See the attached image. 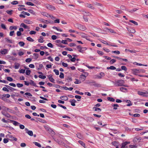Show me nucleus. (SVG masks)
Wrapping results in <instances>:
<instances>
[{
	"instance_id": "1",
	"label": "nucleus",
	"mask_w": 148,
	"mask_h": 148,
	"mask_svg": "<svg viewBox=\"0 0 148 148\" xmlns=\"http://www.w3.org/2000/svg\"><path fill=\"white\" fill-rule=\"evenodd\" d=\"M125 82L124 80L122 79L119 80L117 81L114 82V84L116 86H123L125 87H128L127 85H124Z\"/></svg>"
},
{
	"instance_id": "2",
	"label": "nucleus",
	"mask_w": 148,
	"mask_h": 148,
	"mask_svg": "<svg viewBox=\"0 0 148 148\" xmlns=\"http://www.w3.org/2000/svg\"><path fill=\"white\" fill-rule=\"evenodd\" d=\"M76 26L77 28L81 30L84 31L86 29V28L85 26L80 24H77Z\"/></svg>"
},
{
	"instance_id": "3",
	"label": "nucleus",
	"mask_w": 148,
	"mask_h": 148,
	"mask_svg": "<svg viewBox=\"0 0 148 148\" xmlns=\"http://www.w3.org/2000/svg\"><path fill=\"white\" fill-rule=\"evenodd\" d=\"M77 48L78 49L79 52L82 53H83L84 51L87 49V48L86 47H81L80 45L77 46Z\"/></svg>"
},
{
	"instance_id": "4",
	"label": "nucleus",
	"mask_w": 148,
	"mask_h": 148,
	"mask_svg": "<svg viewBox=\"0 0 148 148\" xmlns=\"http://www.w3.org/2000/svg\"><path fill=\"white\" fill-rule=\"evenodd\" d=\"M138 94L140 96L143 97H147V94H148V92H143L140 91H138L137 92Z\"/></svg>"
},
{
	"instance_id": "5",
	"label": "nucleus",
	"mask_w": 148,
	"mask_h": 148,
	"mask_svg": "<svg viewBox=\"0 0 148 148\" xmlns=\"http://www.w3.org/2000/svg\"><path fill=\"white\" fill-rule=\"evenodd\" d=\"M132 72L133 74L136 75L137 73H140L142 72V69H132Z\"/></svg>"
},
{
	"instance_id": "6",
	"label": "nucleus",
	"mask_w": 148,
	"mask_h": 148,
	"mask_svg": "<svg viewBox=\"0 0 148 148\" xmlns=\"http://www.w3.org/2000/svg\"><path fill=\"white\" fill-rule=\"evenodd\" d=\"M46 7L47 8L51 10H53L56 9V8L54 6L49 5V4L47 5H46Z\"/></svg>"
},
{
	"instance_id": "7",
	"label": "nucleus",
	"mask_w": 148,
	"mask_h": 148,
	"mask_svg": "<svg viewBox=\"0 0 148 148\" xmlns=\"http://www.w3.org/2000/svg\"><path fill=\"white\" fill-rule=\"evenodd\" d=\"M49 80L51 82L53 83H55V80L52 77V75L50 74L47 76Z\"/></svg>"
},
{
	"instance_id": "8",
	"label": "nucleus",
	"mask_w": 148,
	"mask_h": 148,
	"mask_svg": "<svg viewBox=\"0 0 148 148\" xmlns=\"http://www.w3.org/2000/svg\"><path fill=\"white\" fill-rule=\"evenodd\" d=\"M141 140L140 137H135L133 139V141L134 143L139 142Z\"/></svg>"
},
{
	"instance_id": "9",
	"label": "nucleus",
	"mask_w": 148,
	"mask_h": 148,
	"mask_svg": "<svg viewBox=\"0 0 148 148\" xmlns=\"http://www.w3.org/2000/svg\"><path fill=\"white\" fill-rule=\"evenodd\" d=\"M104 76V73L103 72H101L100 73L99 75H96V77L98 79H101Z\"/></svg>"
},
{
	"instance_id": "10",
	"label": "nucleus",
	"mask_w": 148,
	"mask_h": 148,
	"mask_svg": "<svg viewBox=\"0 0 148 148\" xmlns=\"http://www.w3.org/2000/svg\"><path fill=\"white\" fill-rule=\"evenodd\" d=\"M127 29L128 30V31L131 33H134L136 32L135 30L133 28H130L129 29L128 27H127Z\"/></svg>"
},
{
	"instance_id": "11",
	"label": "nucleus",
	"mask_w": 148,
	"mask_h": 148,
	"mask_svg": "<svg viewBox=\"0 0 148 148\" xmlns=\"http://www.w3.org/2000/svg\"><path fill=\"white\" fill-rule=\"evenodd\" d=\"M8 50L6 49H4L2 50H1L0 52L2 54H5L7 53Z\"/></svg>"
},
{
	"instance_id": "12",
	"label": "nucleus",
	"mask_w": 148,
	"mask_h": 148,
	"mask_svg": "<svg viewBox=\"0 0 148 148\" xmlns=\"http://www.w3.org/2000/svg\"><path fill=\"white\" fill-rule=\"evenodd\" d=\"M77 137L80 139L83 140L84 139L83 136L80 133H78L77 134Z\"/></svg>"
},
{
	"instance_id": "13",
	"label": "nucleus",
	"mask_w": 148,
	"mask_h": 148,
	"mask_svg": "<svg viewBox=\"0 0 148 148\" xmlns=\"http://www.w3.org/2000/svg\"><path fill=\"white\" fill-rule=\"evenodd\" d=\"M130 142H125L123 143L122 144V146L121 148H125V147L127 144H130Z\"/></svg>"
},
{
	"instance_id": "14",
	"label": "nucleus",
	"mask_w": 148,
	"mask_h": 148,
	"mask_svg": "<svg viewBox=\"0 0 148 148\" xmlns=\"http://www.w3.org/2000/svg\"><path fill=\"white\" fill-rule=\"evenodd\" d=\"M24 22L27 24H32L33 23L32 21L26 19L24 20Z\"/></svg>"
},
{
	"instance_id": "15",
	"label": "nucleus",
	"mask_w": 148,
	"mask_h": 148,
	"mask_svg": "<svg viewBox=\"0 0 148 148\" xmlns=\"http://www.w3.org/2000/svg\"><path fill=\"white\" fill-rule=\"evenodd\" d=\"M70 102L71 103V104L73 106H75V103L76 102V101L75 99L71 100L70 101Z\"/></svg>"
},
{
	"instance_id": "16",
	"label": "nucleus",
	"mask_w": 148,
	"mask_h": 148,
	"mask_svg": "<svg viewBox=\"0 0 148 148\" xmlns=\"http://www.w3.org/2000/svg\"><path fill=\"white\" fill-rule=\"evenodd\" d=\"M83 14L84 15V16H90L91 15V14L90 13L85 11H83Z\"/></svg>"
},
{
	"instance_id": "17",
	"label": "nucleus",
	"mask_w": 148,
	"mask_h": 148,
	"mask_svg": "<svg viewBox=\"0 0 148 148\" xmlns=\"http://www.w3.org/2000/svg\"><path fill=\"white\" fill-rule=\"evenodd\" d=\"M21 26L25 29H29V28L28 26L25 25L24 23H22L21 25Z\"/></svg>"
},
{
	"instance_id": "18",
	"label": "nucleus",
	"mask_w": 148,
	"mask_h": 148,
	"mask_svg": "<svg viewBox=\"0 0 148 148\" xmlns=\"http://www.w3.org/2000/svg\"><path fill=\"white\" fill-rule=\"evenodd\" d=\"M86 76L83 75H81L80 76V78L81 79H82L83 81H84L86 79Z\"/></svg>"
},
{
	"instance_id": "19",
	"label": "nucleus",
	"mask_w": 148,
	"mask_h": 148,
	"mask_svg": "<svg viewBox=\"0 0 148 148\" xmlns=\"http://www.w3.org/2000/svg\"><path fill=\"white\" fill-rule=\"evenodd\" d=\"M5 39L6 42H7L11 43H12V40H11L8 37L5 38Z\"/></svg>"
},
{
	"instance_id": "20",
	"label": "nucleus",
	"mask_w": 148,
	"mask_h": 148,
	"mask_svg": "<svg viewBox=\"0 0 148 148\" xmlns=\"http://www.w3.org/2000/svg\"><path fill=\"white\" fill-rule=\"evenodd\" d=\"M112 106L114 107L113 109L114 110H116L117 109V107H119V106L117 104H113L112 105Z\"/></svg>"
},
{
	"instance_id": "21",
	"label": "nucleus",
	"mask_w": 148,
	"mask_h": 148,
	"mask_svg": "<svg viewBox=\"0 0 148 148\" xmlns=\"http://www.w3.org/2000/svg\"><path fill=\"white\" fill-rule=\"evenodd\" d=\"M125 101L127 103V106H130L132 105V103L131 101L129 100H127Z\"/></svg>"
},
{
	"instance_id": "22",
	"label": "nucleus",
	"mask_w": 148,
	"mask_h": 148,
	"mask_svg": "<svg viewBox=\"0 0 148 148\" xmlns=\"http://www.w3.org/2000/svg\"><path fill=\"white\" fill-rule=\"evenodd\" d=\"M120 90L121 91L123 92H125V91H127V89L124 87H121L120 88Z\"/></svg>"
},
{
	"instance_id": "23",
	"label": "nucleus",
	"mask_w": 148,
	"mask_h": 148,
	"mask_svg": "<svg viewBox=\"0 0 148 148\" xmlns=\"http://www.w3.org/2000/svg\"><path fill=\"white\" fill-rule=\"evenodd\" d=\"M106 29L108 30L110 32L112 33H114L116 34V33L115 32L113 29H108L107 28Z\"/></svg>"
},
{
	"instance_id": "24",
	"label": "nucleus",
	"mask_w": 148,
	"mask_h": 148,
	"mask_svg": "<svg viewBox=\"0 0 148 148\" xmlns=\"http://www.w3.org/2000/svg\"><path fill=\"white\" fill-rule=\"evenodd\" d=\"M87 120L88 121L92 122L94 120V119L91 117H88L87 118Z\"/></svg>"
},
{
	"instance_id": "25",
	"label": "nucleus",
	"mask_w": 148,
	"mask_h": 148,
	"mask_svg": "<svg viewBox=\"0 0 148 148\" xmlns=\"http://www.w3.org/2000/svg\"><path fill=\"white\" fill-rule=\"evenodd\" d=\"M86 6L87 7L89 8H91L92 9H94V8L91 4L87 3L86 4Z\"/></svg>"
},
{
	"instance_id": "26",
	"label": "nucleus",
	"mask_w": 148,
	"mask_h": 148,
	"mask_svg": "<svg viewBox=\"0 0 148 148\" xmlns=\"http://www.w3.org/2000/svg\"><path fill=\"white\" fill-rule=\"evenodd\" d=\"M60 99L62 100H64L65 101L67 100L68 99V98L66 96H63L60 97Z\"/></svg>"
},
{
	"instance_id": "27",
	"label": "nucleus",
	"mask_w": 148,
	"mask_h": 148,
	"mask_svg": "<svg viewBox=\"0 0 148 148\" xmlns=\"http://www.w3.org/2000/svg\"><path fill=\"white\" fill-rule=\"evenodd\" d=\"M78 142L81 145L84 147V148L85 147V144L83 142H82L81 140H79L78 141Z\"/></svg>"
},
{
	"instance_id": "28",
	"label": "nucleus",
	"mask_w": 148,
	"mask_h": 148,
	"mask_svg": "<svg viewBox=\"0 0 148 148\" xmlns=\"http://www.w3.org/2000/svg\"><path fill=\"white\" fill-rule=\"evenodd\" d=\"M93 109L95 111H101V110L99 108H97L96 107H93Z\"/></svg>"
},
{
	"instance_id": "29",
	"label": "nucleus",
	"mask_w": 148,
	"mask_h": 148,
	"mask_svg": "<svg viewBox=\"0 0 148 148\" xmlns=\"http://www.w3.org/2000/svg\"><path fill=\"white\" fill-rule=\"evenodd\" d=\"M9 29L10 30H12L13 29L16 30L17 29V27L16 26H11L10 27Z\"/></svg>"
},
{
	"instance_id": "30",
	"label": "nucleus",
	"mask_w": 148,
	"mask_h": 148,
	"mask_svg": "<svg viewBox=\"0 0 148 148\" xmlns=\"http://www.w3.org/2000/svg\"><path fill=\"white\" fill-rule=\"evenodd\" d=\"M63 88L65 90H72L73 89V88H72V87H70L69 88H67V87H66V86L63 87Z\"/></svg>"
},
{
	"instance_id": "31",
	"label": "nucleus",
	"mask_w": 148,
	"mask_h": 148,
	"mask_svg": "<svg viewBox=\"0 0 148 148\" xmlns=\"http://www.w3.org/2000/svg\"><path fill=\"white\" fill-rule=\"evenodd\" d=\"M107 99L108 100L112 102H114L115 101V99L111 97H108Z\"/></svg>"
},
{
	"instance_id": "32",
	"label": "nucleus",
	"mask_w": 148,
	"mask_h": 148,
	"mask_svg": "<svg viewBox=\"0 0 148 148\" xmlns=\"http://www.w3.org/2000/svg\"><path fill=\"white\" fill-rule=\"evenodd\" d=\"M125 51H129V52H131V53H136V51L135 50H129V49H125Z\"/></svg>"
},
{
	"instance_id": "33",
	"label": "nucleus",
	"mask_w": 148,
	"mask_h": 148,
	"mask_svg": "<svg viewBox=\"0 0 148 148\" xmlns=\"http://www.w3.org/2000/svg\"><path fill=\"white\" fill-rule=\"evenodd\" d=\"M93 85L96 87H101V85L99 84L95 83Z\"/></svg>"
},
{
	"instance_id": "34",
	"label": "nucleus",
	"mask_w": 148,
	"mask_h": 148,
	"mask_svg": "<svg viewBox=\"0 0 148 148\" xmlns=\"http://www.w3.org/2000/svg\"><path fill=\"white\" fill-rule=\"evenodd\" d=\"M27 133L30 136H32L33 135V133L32 131H28Z\"/></svg>"
},
{
	"instance_id": "35",
	"label": "nucleus",
	"mask_w": 148,
	"mask_h": 148,
	"mask_svg": "<svg viewBox=\"0 0 148 148\" xmlns=\"http://www.w3.org/2000/svg\"><path fill=\"white\" fill-rule=\"evenodd\" d=\"M33 143L36 146H37L39 147H41V145L39 143L36 142H34Z\"/></svg>"
},
{
	"instance_id": "36",
	"label": "nucleus",
	"mask_w": 148,
	"mask_h": 148,
	"mask_svg": "<svg viewBox=\"0 0 148 148\" xmlns=\"http://www.w3.org/2000/svg\"><path fill=\"white\" fill-rule=\"evenodd\" d=\"M129 21L132 23H133L135 25H138V23L133 20H130Z\"/></svg>"
},
{
	"instance_id": "37",
	"label": "nucleus",
	"mask_w": 148,
	"mask_h": 148,
	"mask_svg": "<svg viewBox=\"0 0 148 148\" xmlns=\"http://www.w3.org/2000/svg\"><path fill=\"white\" fill-rule=\"evenodd\" d=\"M31 71L30 70H27L25 72L26 74L27 75H29L30 74Z\"/></svg>"
},
{
	"instance_id": "38",
	"label": "nucleus",
	"mask_w": 148,
	"mask_h": 148,
	"mask_svg": "<svg viewBox=\"0 0 148 148\" xmlns=\"http://www.w3.org/2000/svg\"><path fill=\"white\" fill-rule=\"evenodd\" d=\"M13 124L15 126H18L19 123L17 121H12Z\"/></svg>"
},
{
	"instance_id": "39",
	"label": "nucleus",
	"mask_w": 148,
	"mask_h": 148,
	"mask_svg": "<svg viewBox=\"0 0 148 148\" xmlns=\"http://www.w3.org/2000/svg\"><path fill=\"white\" fill-rule=\"evenodd\" d=\"M107 69H110L111 70H115L116 69V68L114 66H111L110 67H108L107 68Z\"/></svg>"
},
{
	"instance_id": "40",
	"label": "nucleus",
	"mask_w": 148,
	"mask_h": 148,
	"mask_svg": "<svg viewBox=\"0 0 148 148\" xmlns=\"http://www.w3.org/2000/svg\"><path fill=\"white\" fill-rule=\"evenodd\" d=\"M30 84L35 86H36V83H35L32 80H31L30 81Z\"/></svg>"
},
{
	"instance_id": "41",
	"label": "nucleus",
	"mask_w": 148,
	"mask_h": 148,
	"mask_svg": "<svg viewBox=\"0 0 148 148\" xmlns=\"http://www.w3.org/2000/svg\"><path fill=\"white\" fill-rule=\"evenodd\" d=\"M27 40L30 42H33L34 40L30 37H28L27 38Z\"/></svg>"
},
{
	"instance_id": "42",
	"label": "nucleus",
	"mask_w": 148,
	"mask_h": 148,
	"mask_svg": "<svg viewBox=\"0 0 148 148\" xmlns=\"http://www.w3.org/2000/svg\"><path fill=\"white\" fill-rule=\"evenodd\" d=\"M34 58L36 59H37L38 57V54L37 53H34L33 54Z\"/></svg>"
},
{
	"instance_id": "43",
	"label": "nucleus",
	"mask_w": 148,
	"mask_h": 148,
	"mask_svg": "<svg viewBox=\"0 0 148 148\" xmlns=\"http://www.w3.org/2000/svg\"><path fill=\"white\" fill-rule=\"evenodd\" d=\"M125 131L127 132H130L131 131V129L127 127H125Z\"/></svg>"
},
{
	"instance_id": "44",
	"label": "nucleus",
	"mask_w": 148,
	"mask_h": 148,
	"mask_svg": "<svg viewBox=\"0 0 148 148\" xmlns=\"http://www.w3.org/2000/svg\"><path fill=\"white\" fill-rule=\"evenodd\" d=\"M26 4L29 5H31V6H34V4L33 3L30 2H26Z\"/></svg>"
},
{
	"instance_id": "45",
	"label": "nucleus",
	"mask_w": 148,
	"mask_h": 148,
	"mask_svg": "<svg viewBox=\"0 0 148 148\" xmlns=\"http://www.w3.org/2000/svg\"><path fill=\"white\" fill-rule=\"evenodd\" d=\"M75 97L76 99H77V101H80V99L81 98V96H80L76 95V96H75Z\"/></svg>"
},
{
	"instance_id": "46",
	"label": "nucleus",
	"mask_w": 148,
	"mask_h": 148,
	"mask_svg": "<svg viewBox=\"0 0 148 148\" xmlns=\"http://www.w3.org/2000/svg\"><path fill=\"white\" fill-rule=\"evenodd\" d=\"M112 143L113 145H114L116 147L119 145L118 143L117 142H116V141H114V142H113Z\"/></svg>"
},
{
	"instance_id": "47",
	"label": "nucleus",
	"mask_w": 148,
	"mask_h": 148,
	"mask_svg": "<svg viewBox=\"0 0 148 148\" xmlns=\"http://www.w3.org/2000/svg\"><path fill=\"white\" fill-rule=\"evenodd\" d=\"M20 66V64L18 63L16 64L14 66V68L16 69H17Z\"/></svg>"
},
{
	"instance_id": "48",
	"label": "nucleus",
	"mask_w": 148,
	"mask_h": 148,
	"mask_svg": "<svg viewBox=\"0 0 148 148\" xmlns=\"http://www.w3.org/2000/svg\"><path fill=\"white\" fill-rule=\"evenodd\" d=\"M81 36H82V37L86 38L87 37V36H86V35L84 33H82L81 34Z\"/></svg>"
},
{
	"instance_id": "49",
	"label": "nucleus",
	"mask_w": 148,
	"mask_h": 148,
	"mask_svg": "<svg viewBox=\"0 0 148 148\" xmlns=\"http://www.w3.org/2000/svg\"><path fill=\"white\" fill-rule=\"evenodd\" d=\"M38 77L39 78L42 79H45L46 78V76L45 75H40L38 76Z\"/></svg>"
},
{
	"instance_id": "50",
	"label": "nucleus",
	"mask_w": 148,
	"mask_h": 148,
	"mask_svg": "<svg viewBox=\"0 0 148 148\" xmlns=\"http://www.w3.org/2000/svg\"><path fill=\"white\" fill-rule=\"evenodd\" d=\"M18 44L21 46H23L25 45V43L23 42H20Z\"/></svg>"
},
{
	"instance_id": "51",
	"label": "nucleus",
	"mask_w": 148,
	"mask_h": 148,
	"mask_svg": "<svg viewBox=\"0 0 148 148\" xmlns=\"http://www.w3.org/2000/svg\"><path fill=\"white\" fill-rule=\"evenodd\" d=\"M7 80L8 81H10V82H12L13 80L12 78V77H7Z\"/></svg>"
},
{
	"instance_id": "52",
	"label": "nucleus",
	"mask_w": 148,
	"mask_h": 148,
	"mask_svg": "<svg viewBox=\"0 0 148 148\" xmlns=\"http://www.w3.org/2000/svg\"><path fill=\"white\" fill-rule=\"evenodd\" d=\"M25 69H21L19 70V72L21 73H25Z\"/></svg>"
},
{
	"instance_id": "53",
	"label": "nucleus",
	"mask_w": 148,
	"mask_h": 148,
	"mask_svg": "<svg viewBox=\"0 0 148 148\" xmlns=\"http://www.w3.org/2000/svg\"><path fill=\"white\" fill-rule=\"evenodd\" d=\"M53 71L55 72L56 75H59V71L58 70L55 69L53 70Z\"/></svg>"
},
{
	"instance_id": "54",
	"label": "nucleus",
	"mask_w": 148,
	"mask_h": 148,
	"mask_svg": "<svg viewBox=\"0 0 148 148\" xmlns=\"http://www.w3.org/2000/svg\"><path fill=\"white\" fill-rule=\"evenodd\" d=\"M40 37L41 38L39 39L38 40V41L42 43L44 41L43 40V38H42V37L41 36H40Z\"/></svg>"
},
{
	"instance_id": "55",
	"label": "nucleus",
	"mask_w": 148,
	"mask_h": 148,
	"mask_svg": "<svg viewBox=\"0 0 148 148\" xmlns=\"http://www.w3.org/2000/svg\"><path fill=\"white\" fill-rule=\"evenodd\" d=\"M75 81L74 82L75 84H78L81 83V82L78 79H75Z\"/></svg>"
},
{
	"instance_id": "56",
	"label": "nucleus",
	"mask_w": 148,
	"mask_h": 148,
	"mask_svg": "<svg viewBox=\"0 0 148 148\" xmlns=\"http://www.w3.org/2000/svg\"><path fill=\"white\" fill-rule=\"evenodd\" d=\"M2 96L3 97H6L7 98H9L10 97V95L9 94H7L6 95H2Z\"/></svg>"
},
{
	"instance_id": "57",
	"label": "nucleus",
	"mask_w": 148,
	"mask_h": 148,
	"mask_svg": "<svg viewBox=\"0 0 148 148\" xmlns=\"http://www.w3.org/2000/svg\"><path fill=\"white\" fill-rule=\"evenodd\" d=\"M59 76H60V78H64V74H63V73H62V72L60 73Z\"/></svg>"
},
{
	"instance_id": "58",
	"label": "nucleus",
	"mask_w": 148,
	"mask_h": 148,
	"mask_svg": "<svg viewBox=\"0 0 148 148\" xmlns=\"http://www.w3.org/2000/svg\"><path fill=\"white\" fill-rule=\"evenodd\" d=\"M58 3L60 4H64L63 2L61 0H57Z\"/></svg>"
},
{
	"instance_id": "59",
	"label": "nucleus",
	"mask_w": 148,
	"mask_h": 148,
	"mask_svg": "<svg viewBox=\"0 0 148 148\" xmlns=\"http://www.w3.org/2000/svg\"><path fill=\"white\" fill-rule=\"evenodd\" d=\"M18 87L21 88L23 86V85L22 84L18 83L16 84Z\"/></svg>"
},
{
	"instance_id": "60",
	"label": "nucleus",
	"mask_w": 148,
	"mask_h": 148,
	"mask_svg": "<svg viewBox=\"0 0 148 148\" xmlns=\"http://www.w3.org/2000/svg\"><path fill=\"white\" fill-rule=\"evenodd\" d=\"M6 12L8 14L11 15L12 13V10H7Z\"/></svg>"
},
{
	"instance_id": "61",
	"label": "nucleus",
	"mask_w": 148,
	"mask_h": 148,
	"mask_svg": "<svg viewBox=\"0 0 148 148\" xmlns=\"http://www.w3.org/2000/svg\"><path fill=\"white\" fill-rule=\"evenodd\" d=\"M47 46L50 48L53 47V45L51 43H49L47 45Z\"/></svg>"
},
{
	"instance_id": "62",
	"label": "nucleus",
	"mask_w": 148,
	"mask_h": 148,
	"mask_svg": "<svg viewBox=\"0 0 148 148\" xmlns=\"http://www.w3.org/2000/svg\"><path fill=\"white\" fill-rule=\"evenodd\" d=\"M1 26L2 28L4 29H6L5 25L3 24H1Z\"/></svg>"
},
{
	"instance_id": "63",
	"label": "nucleus",
	"mask_w": 148,
	"mask_h": 148,
	"mask_svg": "<svg viewBox=\"0 0 148 148\" xmlns=\"http://www.w3.org/2000/svg\"><path fill=\"white\" fill-rule=\"evenodd\" d=\"M116 60H115L114 59H112L110 61V63L111 64H112L114 63V62H116Z\"/></svg>"
},
{
	"instance_id": "64",
	"label": "nucleus",
	"mask_w": 148,
	"mask_h": 148,
	"mask_svg": "<svg viewBox=\"0 0 148 148\" xmlns=\"http://www.w3.org/2000/svg\"><path fill=\"white\" fill-rule=\"evenodd\" d=\"M97 53L99 55H103V52H102V51H97Z\"/></svg>"
}]
</instances>
